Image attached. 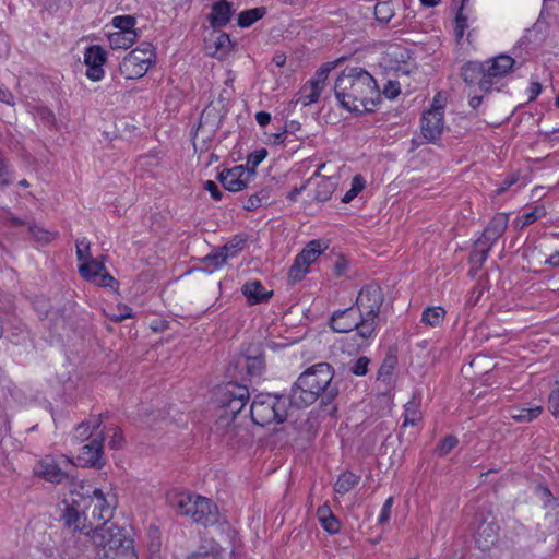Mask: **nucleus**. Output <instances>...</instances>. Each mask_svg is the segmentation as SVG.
Wrapping results in <instances>:
<instances>
[{
    "label": "nucleus",
    "mask_w": 559,
    "mask_h": 559,
    "mask_svg": "<svg viewBox=\"0 0 559 559\" xmlns=\"http://www.w3.org/2000/svg\"><path fill=\"white\" fill-rule=\"evenodd\" d=\"M217 180L222 186L230 192H239L248 187L253 180L252 170L243 165L235 166L229 169H224L217 175Z\"/></svg>",
    "instance_id": "2eb2a0df"
},
{
    "label": "nucleus",
    "mask_w": 559,
    "mask_h": 559,
    "mask_svg": "<svg viewBox=\"0 0 559 559\" xmlns=\"http://www.w3.org/2000/svg\"><path fill=\"white\" fill-rule=\"evenodd\" d=\"M266 156L267 150L264 147L255 150L247 156V164L243 166L248 167V170H252V179H254L257 176V167L264 160Z\"/></svg>",
    "instance_id": "37998d69"
},
{
    "label": "nucleus",
    "mask_w": 559,
    "mask_h": 559,
    "mask_svg": "<svg viewBox=\"0 0 559 559\" xmlns=\"http://www.w3.org/2000/svg\"><path fill=\"white\" fill-rule=\"evenodd\" d=\"M105 271V264L95 259L82 263L79 266L80 275L88 282H97L100 272Z\"/></svg>",
    "instance_id": "c756f323"
},
{
    "label": "nucleus",
    "mask_w": 559,
    "mask_h": 559,
    "mask_svg": "<svg viewBox=\"0 0 559 559\" xmlns=\"http://www.w3.org/2000/svg\"><path fill=\"white\" fill-rule=\"evenodd\" d=\"M34 308L38 312V317L40 320H44L48 317L50 312V305L47 299L44 297L36 298L34 301Z\"/></svg>",
    "instance_id": "052dcab7"
},
{
    "label": "nucleus",
    "mask_w": 559,
    "mask_h": 559,
    "mask_svg": "<svg viewBox=\"0 0 559 559\" xmlns=\"http://www.w3.org/2000/svg\"><path fill=\"white\" fill-rule=\"evenodd\" d=\"M508 226V216L504 213L496 214L487 227L484 229L481 236L477 239V245H486L490 248L503 235Z\"/></svg>",
    "instance_id": "aec40b11"
},
{
    "label": "nucleus",
    "mask_w": 559,
    "mask_h": 559,
    "mask_svg": "<svg viewBox=\"0 0 559 559\" xmlns=\"http://www.w3.org/2000/svg\"><path fill=\"white\" fill-rule=\"evenodd\" d=\"M392 504H393V498L390 497L385 500V502L382 506L381 513L378 519L379 524H384L389 521L390 515H391Z\"/></svg>",
    "instance_id": "774afa93"
},
{
    "label": "nucleus",
    "mask_w": 559,
    "mask_h": 559,
    "mask_svg": "<svg viewBox=\"0 0 559 559\" xmlns=\"http://www.w3.org/2000/svg\"><path fill=\"white\" fill-rule=\"evenodd\" d=\"M12 183L11 170L9 166V159L5 154L0 150V185L8 187Z\"/></svg>",
    "instance_id": "3c124183"
},
{
    "label": "nucleus",
    "mask_w": 559,
    "mask_h": 559,
    "mask_svg": "<svg viewBox=\"0 0 559 559\" xmlns=\"http://www.w3.org/2000/svg\"><path fill=\"white\" fill-rule=\"evenodd\" d=\"M460 75L468 86H478L486 93L491 92L489 80L486 78L485 63L479 61H467L461 67Z\"/></svg>",
    "instance_id": "f3484780"
},
{
    "label": "nucleus",
    "mask_w": 559,
    "mask_h": 559,
    "mask_svg": "<svg viewBox=\"0 0 559 559\" xmlns=\"http://www.w3.org/2000/svg\"><path fill=\"white\" fill-rule=\"evenodd\" d=\"M155 59V47L151 43L143 41L123 57L119 71L127 80L140 79L146 74Z\"/></svg>",
    "instance_id": "6e6552de"
},
{
    "label": "nucleus",
    "mask_w": 559,
    "mask_h": 559,
    "mask_svg": "<svg viewBox=\"0 0 559 559\" xmlns=\"http://www.w3.org/2000/svg\"><path fill=\"white\" fill-rule=\"evenodd\" d=\"M382 93L386 98L394 99L401 93L400 83L397 81H388Z\"/></svg>",
    "instance_id": "680f3d73"
},
{
    "label": "nucleus",
    "mask_w": 559,
    "mask_h": 559,
    "mask_svg": "<svg viewBox=\"0 0 559 559\" xmlns=\"http://www.w3.org/2000/svg\"><path fill=\"white\" fill-rule=\"evenodd\" d=\"M69 318H70V314L68 313V309L66 306L57 309L53 312V318H52L53 329L56 331H58L59 329H64V325Z\"/></svg>",
    "instance_id": "6e6d98bb"
},
{
    "label": "nucleus",
    "mask_w": 559,
    "mask_h": 559,
    "mask_svg": "<svg viewBox=\"0 0 559 559\" xmlns=\"http://www.w3.org/2000/svg\"><path fill=\"white\" fill-rule=\"evenodd\" d=\"M384 302V294L380 285L370 283L361 287L359 290L355 307L361 314L364 320H368L370 328H373V333L378 328V319L381 313V308Z\"/></svg>",
    "instance_id": "1a4fd4ad"
},
{
    "label": "nucleus",
    "mask_w": 559,
    "mask_h": 559,
    "mask_svg": "<svg viewBox=\"0 0 559 559\" xmlns=\"http://www.w3.org/2000/svg\"><path fill=\"white\" fill-rule=\"evenodd\" d=\"M94 284L102 287H108L114 290L119 286L118 281L114 278L108 272H106V270L100 272L97 282H94Z\"/></svg>",
    "instance_id": "13d9d810"
},
{
    "label": "nucleus",
    "mask_w": 559,
    "mask_h": 559,
    "mask_svg": "<svg viewBox=\"0 0 559 559\" xmlns=\"http://www.w3.org/2000/svg\"><path fill=\"white\" fill-rule=\"evenodd\" d=\"M107 60L106 50L99 45H92L85 49L84 63L86 66V76L94 81H100L105 71L103 66Z\"/></svg>",
    "instance_id": "a211bd4d"
},
{
    "label": "nucleus",
    "mask_w": 559,
    "mask_h": 559,
    "mask_svg": "<svg viewBox=\"0 0 559 559\" xmlns=\"http://www.w3.org/2000/svg\"><path fill=\"white\" fill-rule=\"evenodd\" d=\"M370 364V359L366 356H360L350 365L349 370L352 373L358 377H362L368 372V366Z\"/></svg>",
    "instance_id": "5fc2aeb1"
},
{
    "label": "nucleus",
    "mask_w": 559,
    "mask_h": 559,
    "mask_svg": "<svg viewBox=\"0 0 559 559\" xmlns=\"http://www.w3.org/2000/svg\"><path fill=\"white\" fill-rule=\"evenodd\" d=\"M365 179L361 175L354 176L350 185V189L342 198L343 203H349L354 200L365 188Z\"/></svg>",
    "instance_id": "c03bdc74"
},
{
    "label": "nucleus",
    "mask_w": 559,
    "mask_h": 559,
    "mask_svg": "<svg viewBox=\"0 0 559 559\" xmlns=\"http://www.w3.org/2000/svg\"><path fill=\"white\" fill-rule=\"evenodd\" d=\"M334 62H325L323 63L314 73V75L307 82L312 90L323 91L325 86V81L330 74V72L334 69Z\"/></svg>",
    "instance_id": "2f4dec72"
},
{
    "label": "nucleus",
    "mask_w": 559,
    "mask_h": 559,
    "mask_svg": "<svg viewBox=\"0 0 559 559\" xmlns=\"http://www.w3.org/2000/svg\"><path fill=\"white\" fill-rule=\"evenodd\" d=\"M491 250L490 247L486 245L478 246L477 240L474 242L473 250L469 254V263L476 269L479 270L483 267L484 263L486 262L489 251Z\"/></svg>",
    "instance_id": "58836bf2"
},
{
    "label": "nucleus",
    "mask_w": 559,
    "mask_h": 559,
    "mask_svg": "<svg viewBox=\"0 0 559 559\" xmlns=\"http://www.w3.org/2000/svg\"><path fill=\"white\" fill-rule=\"evenodd\" d=\"M334 368L328 362H318L307 368L297 378L290 390V404L307 407L320 400L319 406L331 417L337 414L334 404L340 394L338 382H334Z\"/></svg>",
    "instance_id": "f257e3e1"
},
{
    "label": "nucleus",
    "mask_w": 559,
    "mask_h": 559,
    "mask_svg": "<svg viewBox=\"0 0 559 559\" xmlns=\"http://www.w3.org/2000/svg\"><path fill=\"white\" fill-rule=\"evenodd\" d=\"M85 535L93 544L97 559H108L117 550L122 548L127 542L133 539L126 534V530L115 523H99L94 528L85 532Z\"/></svg>",
    "instance_id": "39448f33"
},
{
    "label": "nucleus",
    "mask_w": 559,
    "mask_h": 559,
    "mask_svg": "<svg viewBox=\"0 0 559 559\" xmlns=\"http://www.w3.org/2000/svg\"><path fill=\"white\" fill-rule=\"evenodd\" d=\"M71 495V502L67 503L61 514V520L68 528L79 531L85 535V532H87L93 525L92 522H90L88 526L85 524L88 519L85 508L86 499L80 493L72 492Z\"/></svg>",
    "instance_id": "9d476101"
},
{
    "label": "nucleus",
    "mask_w": 559,
    "mask_h": 559,
    "mask_svg": "<svg viewBox=\"0 0 559 559\" xmlns=\"http://www.w3.org/2000/svg\"><path fill=\"white\" fill-rule=\"evenodd\" d=\"M246 238L241 235H236L229 242L219 247L223 253H226V258L231 259L238 255L243 250Z\"/></svg>",
    "instance_id": "ea45409f"
},
{
    "label": "nucleus",
    "mask_w": 559,
    "mask_h": 559,
    "mask_svg": "<svg viewBox=\"0 0 559 559\" xmlns=\"http://www.w3.org/2000/svg\"><path fill=\"white\" fill-rule=\"evenodd\" d=\"M308 266L301 263L300 260L295 258L293 265L290 266L288 271V281L292 284H296L297 282H300L305 275L308 273Z\"/></svg>",
    "instance_id": "de8ad7c7"
},
{
    "label": "nucleus",
    "mask_w": 559,
    "mask_h": 559,
    "mask_svg": "<svg viewBox=\"0 0 559 559\" xmlns=\"http://www.w3.org/2000/svg\"><path fill=\"white\" fill-rule=\"evenodd\" d=\"M111 49H128L140 37L138 33L112 32L107 35Z\"/></svg>",
    "instance_id": "cd10ccee"
},
{
    "label": "nucleus",
    "mask_w": 559,
    "mask_h": 559,
    "mask_svg": "<svg viewBox=\"0 0 559 559\" xmlns=\"http://www.w3.org/2000/svg\"><path fill=\"white\" fill-rule=\"evenodd\" d=\"M534 495L542 501L543 509L550 511L559 507V498L555 497L545 484H537L534 488Z\"/></svg>",
    "instance_id": "c85d7f7f"
},
{
    "label": "nucleus",
    "mask_w": 559,
    "mask_h": 559,
    "mask_svg": "<svg viewBox=\"0 0 559 559\" xmlns=\"http://www.w3.org/2000/svg\"><path fill=\"white\" fill-rule=\"evenodd\" d=\"M290 394L259 393L250 405L252 421L261 427L271 424H282L287 419Z\"/></svg>",
    "instance_id": "20e7f679"
},
{
    "label": "nucleus",
    "mask_w": 559,
    "mask_h": 559,
    "mask_svg": "<svg viewBox=\"0 0 559 559\" xmlns=\"http://www.w3.org/2000/svg\"><path fill=\"white\" fill-rule=\"evenodd\" d=\"M265 369L264 353L260 345H250L246 353H241L229 361L227 374L233 379L245 381L248 377H260Z\"/></svg>",
    "instance_id": "423d86ee"
},
{
    "label": "nucleus",
    "mask_w": 559,
    "mask_h": 559,
    "mask_svg": "<svg viewBox=\"0 0 559 559\" xmlns=\"http://www.w3.org/2000/svg\"><path fill=\"white\" fill-rule=\"evenodd\" d=\"M484 63L487 74L486 78L489 80L490 90H492V86L512 70L515 60L509 55L501 53L486 60Z\"/></svg>",
    "instance_id": "6ab92c4d"
},
{
    "label": "nucleus",
    "mask_w": 559,
    "mask_h": 559,
    "mask_svg": "<svg viewBox=\"0 0 559 559\" xmlns=\"http://www.w3.org/2000/svg\"><path fill=\"white\" fill-rule=\"evenodd\" d=\"M29 234L39 242L48 243L50 242V235L47 230L39 228L37 226L28 227Z\"/></svg>",
    "instance_id": "e2e57ef3"
},
{
    "label": "nucleus",
    "mask_w": 559,
    "mask_h": 559,
    "mask_svg": "<svg viewBox=\"0 0 559 559\" xmlns=\"http://www.w3.org/2000/svg\"><path fill=\"white\" fill-rule=\"evenodd\" d=\"M395 366V358L388 357L381 364L378 370V380L389 383L392 377V372Z\"/></svg>",
    "instance_id": "8fccbe9b"
},
{
    "label": "nucleus",
    "mask_w": 559,
    "mask_h": 559,
    "mask_svg": "<svg viewBox=\"0 0 559 559\" xmlns=\"http://www.w3.org/2000/svg\"><path fill=\"white\" fill-rule=\"evenodd\" d=\"M328 249V245L321 239L311 240L307 246L299 252L296 258L301 261L306 266H310L320 254Z\"/></svg>",
    "instance_id": "393cba45"
},
{
    "label": "nucleus",
    "mask_w": 559,
    "mask_h": 559,
    "mask_svg": "<svg viewBox=\"0 0 559 559\" xmlns=\"http://www.w3.org/2000/svg\"><path fill=\"white\" fill-rule=\"evenodd\" d=\"M136 19L133 15H117L111 20V25L117 28V32H123L127 34L138 33L140 29L135 28Z\"/></svg>",
    "instance_id": "e433bc0d"
},
{
    "label": "nucleus",
    "mask_w": 559,
    "mask_h": 559,
    "mask_svg": "<svg viewBox=\"0 0 559 559\" xmlns=\"http://www.w3.org/2000/svg\"><path fill=\"white\" fill-rule=\"evenodd\" d=\"M90 241L86 238L75 241L76 258L79 261H85L90 258Z\"/></svg>",
    "instance_id": "4d7b16f0"
},
{
    "label": "nucleus",
    "mask_w": 559,
    "mask_h": 559,
    "mask_svg": "<svg viewBox=\"0 0 559 559\" xmlns=\"http://www.w3.org/2000/svg\"><path fill=\"white\" fill-rule=\"evenodd\" d=\"M36 474L47 481L60 484L67 478V474L51 459H44L38 463Z\"/></svg>",
    "instance_id": "b1692460"
},
{
    "label": "nucleus",
    "mask_w": 559,
    "mask_h": 559,
    "mask_svg": "<svg viewBox=\"0 0 559 559\" xmlns=\"http://www.w3.org/2000/svg\"><path fill=\"white\" fill-rule=\"evenodd\" d=\"M234 45L227 33H219L214 41L215 49L211 55L217 59H224L233 50Z\"/></svg>",
    "instance_id": "72a5a7b5"
},
{
    "label": "nucleus",
    "mask_w": 559,
    "mask_h": 559,
    "mask_svg": "<svg viewBox=\"0 0 559 559\" xmlns=\"http://www.w3.org/2000/svg\"><path fill=\"white\" fill-rule=\"evenodd\" d=\"M203 262L213 269H218L227 262L226 253L221 248L214 249L211 253L203 258Z\"/></svg>",
    "instance_id": "09e8293b"
},
{
    "label": "nucleus",
    "mask_w": 559,
    "mask_h": 559,
    "mask_svg": "<svg viewBox=\"0 0 559 559\" xmlns=\"http://www.w3.org/2000/svg\"><path fill=\"white\" fill-rule=\"evenodd\" d=\"M445 313L442 307H428L421 313V322L432 328L439 326L443 322Z\"/></svg>",
    "instance_id": "c9c22d12"
},
{
    "label": "nucleus",
    "mask_w": 559,
    "mask_h": 559,
    "mask_svg": "<svg viewBox=\"0 0 559 559\" xmlns=\"http://www.w3.org/2000/svg\"><path fill=\"white\" fill-rule=\"evenodd\" d=\"M322 92L319 90L310 88V85L306 83L298 93L297 103H300L302 106H308L310 104L317 103Z\"/></svg>",
    "instance_id": "79ce46f5"
},
{
    "label": "nucleus",
    "mask_w": 559,
    "mask_h": 559,
    "mask_svg": "<svg viewBox=\"0 0 559 559\" xmlns=\"http://www.w3.org/2000/svg\"><path fill=\"white\" fill-rule=\"evenodd\" d=\"M466 1L467 0H462L454 21V35L457 41L462 39L464 32L467 28V17L462 13Z\"/></svg>",
    "instance_id": "49530a36"
},
{
    "label": "nucleus",
    "mask_w": 559,
    "mask_h": 559,
    "mask_svg": "<svg viewBox=\"0 0 559 559\" xmlns=\"http://www.w3.org/2000/svg\"><path fill=\"white\" fill-rule=\"evenodd\" d=\"M93 435H94V431L91 428V421H82L79 425H76V427L74 429L73 438L78 442H83V441L90 439L91 437H93Z\"/></svg>",
    "instance_id": "864d4df0"
},
{
    "label": "nucleus",
    "mask_w": 559,
    "mask_h": 559,
    "mask_svg": "<svg viewBox=\"0 0 559 559\" xmlns=\"http://www.w3.org/2000/svg\"><path fill=\"white\" fill-rule=\"evenodd\" d=\"M329 324L337 333H348L355 330L354 337H359L364 342L374 336L373 328H370L368 320H364L355 305L343 310H335L330 317Z\"/></svg>",
    "instance_id": "0eeeda50"
},
{
    "label": "nucleus",
    "mask_w": 559,
    "mask_h": 559,
    "mask_svg": "<svg viewBox=\"0 0 559 559\" xmlns=\"http://www.w3.org/2000/svg\"><path fill=\"white\" fill-rule=\"evenodd\" d=\"M86 495L85 508L86 510H91L92 519L100 523L109 524L114 515V504L108 501L104 492L98 488H94L92 495L86 490Z\"/></svg>",
    "instance_id": "4468645a"
},
{
    "label": "nucleus",
    "mask_w": 559,
    "mask_h": 559,
    "mask_svg": "<svg viewBox=\"0 0 559 559\" xmlns=\"http://www.w3.org/2000/svg\"><path fill=\"white\" fill-rule=\"evenodd\" d=\"M374 17L378 22L388 24L394 16V9L391 0H379L374 5Z\"/></svg>",
    "instance_id": "4c0bfd02"
},
{
    "label": "nucleus",
    "mask_w": 559,
    "mask_h": 559,
    "mask_svg": "<svg viewBox=\"0 0 559 559\" xmlns=\"http://www.w3.org/2000/svg\"><path fill=\"white\" fill-rule=\"evenodd\" d=\"M241 292L251 306L267 302L273 296V290H266L258 280L246 282Z\"/></svg>",
    "instance_id": "4be33fe9"
},
{
    "label": "nucleus",
    "mask_w": 559,
    "mask_h": 559,
    "mask_svg": "<svg viewBox=\"0 0 559 559\" xmlns=\"http://www.w3.org/2000/svg\"><path fill=\"white\" fill-rule=\"evenodd\" d=\"M250 399L249 389L246 384L239 383L238 379L230 380L218 385L214 391V403L218 408V418L215 421V429L226 427V435L234 432L231 425L236 416L245 408Z\"/></svg>",
    "instance_id": "7ed1b4c3"
},
{
    "label": "nucleus",
    "mask_w": 559,
    "mask_h": 559,
    "mask_svg": "<svg viewBox=\"0 0 559 559\" xmlns=\"http://www.w3.org/2000/svg\"><path fill=\"white\" fill-rule=\"evenodd\" d=\"M317 514L321 526L330 534H336L340 531L341 524L336 516L332 513L328 504L321 506L317 510Z\"/></svg>",
    "instance_id": "a878e982"
},
{
    "label": "nucleus",
    "mask_w": 559,
    "mask_h": 559,
    "mask_svg": "<svg viewBox=\"0 0 559 559\" xmlns=\"http://www.w3.org/2000/svg\"><path fill=\"white\" fill-rule=\"evenodd\" d=\"M265 14L266 9L264 7L245 10L239 13L237 23L240 27L246 28L261 20Z\"/></svg>",
    "instance_id": "f704fd0d"
},
{
    "label": "nucleus",
    "mask_w": 559,
    "mask_h": 559,
    "mask_svg": "<svg viewBox=\"0 0 559 559\" xmlns=\"http://www.w3.org/2000/svg\"><path fill=\"white\" fill-rule=\"evenodd\" d=\"M475 524V543L481 550L489 549L498 540L500 530L495 516L491 514L484 515V513H479L476 515Z\"/></svg>",
    "instance_id": "ddd939ff"
},
{
    "label": "nucleus",
    "mask_w": 559,
    "mask_h": 559,
    "mask_svg": "<svg viewBox=\"0 0 559 559\" xmlns=\"http://www.w3.org/2000/svg\"><path fill=\"white\" fill-rule=\"evenodd\" d=\"M189 516L192 521L204 527L217 524L219 521V512L217 506L209 498L200 495L195 496V501Z\"/></svg>",
    "instance_id": "dca6fc26"
},
{
    "label": "nucleus",
    "mask_w": 559,
    "mask_h": 559,
    "mask_svg": "<svg viewBox=\"0 0 559 559\" xmlns=\"http://www.w3.org/2000/svg\"><path fill=\"white\" fill-rule=\"evenodd\" d=\"M548 408L555 417H559V388L555 389L548 399Z\"/></svg>",
    "instance_id": "0e129e2a"
},
{
    "label": "nucleus",
    "mask_w": 559,
    "mask_h": 559,
    "mask_svg": "<svg viewBox=\"0 0 559 559\" xmlns=\"http://www.w3.org/2000/svg\"><path fill=\"white\" fill-rule=\"evenodd\" d=\"M459 443V440L453 435H448L441 439L436 445L433 453L439 457L447 456Z\"/></svg>",
    "instance_id": "a19ab883"
},
{
    "label": "nucleus",
    "mask_w": 559,
    "mask_h": 559,
    "mask_svg": "<svg viewBox=\"0 0 559 559\" xmlns=\"http://www.w3.org/2000/svg\"><path fill=\"white\" fill-rule=\"evenodd\" d=\"M108 559H139L134 549V540L127 542L122 548L109 556Z\"/></svg>",
    "instance_id": "603ef678"
},
{
    "label": "nucleus",
    "mask_w": 559,
    "mask_h": 559,
    "mask_svg": "<svg viewBox=\"0 0 559 559\" xmlns=\"http://www.w3.org/2000/svg\"><path fill=\"white\" fill-rule=\"evenodd\" d=\"M534 222H536V215H532L531 212H527L524 215H522L521 217H519L518 219H515L513 222V225H514V228H516V229H523L526 226L533 224Z\"/></svg>",
    "instance_id": "338daca9"
},
{
    "label": "nucleus",
    "mask_w": 559,
    "mask_h": 559,
    "mask_svg": "<svg viewBox=\"0 0 559 559\" xmlns=\"http://www.w3.org/2000/svg\"><path fill=\"white\" fill-rule=\"evenodd\" d=\"M235 12L234 5L227 0H217L212 5V11L207 15V21L212 28H222L226 26Z\"/></svg>",
    "instance_id": "412c9836"
},
{
    "label": "nucleus",
    "mask_w": 559,
    "mask_h": 559,
    "mask_svg": "<svg viewBox=\"0 0 559 559\" xmlns=\"http://www.w3.org/2000/svg\"><path fill=\"white\" fill-rule=\"evenodd\" d=\"M104 432L97 433L90 443L83 445L76 456V464L84 468L100 469L105 466Z\"/></svg>",
    "instance_id": "f8f14e48"
},
{
    "label": "nucleus",
    "mask_w": 559,
    "mask_h": 559,
    "mask_svg": "<svg viewBox=\"0 0 559 559\" xmlns=\"http://www.w3.org/2000/svg\"><path fill=\"white\" fill-rule=\"evenodd\" d=\"M334 94L341 107L357 116L373 112V107L381 100L374 78L358 67H347L340 73Z\"/></svg>",
    "instance_id": "f03ea898"
},
{
    "label": "nucleus",
    "mask_w": 559,
    "mask_h": 559,
    "mask_svg": "<svg viewBox=\"0 0 559 559\" xmlns=\"http://www.w3.org/2000/svg\"><path fill=\"white\" fill-rule=\"evenodd\" d=\"M271 197V188L264 187L257 191L255 193L251 194L245 202H243V209L248 212H252L259 207H261L263 204L267 203L269 199Z\"/></svg>",
    "instance_id": "473e14b6"
},
{
    "label": "nucleus",
    "mask_w": 559,
    "mask_h": 559,
    "mask_svg": "<svg viewBox=\"0 0 559 559\" xmlns=\"http://www.w3.org/2000/svg\"><path fill=\"white\" fill-rule=\"evenodd\" d=\"M195 496L189 491L173 490L167 499L171 508L180 516H189L195 501Z\"/></svg>",
    "instance_id": "5701e85b"
},
{
    "label": "nucleus",
    "mask_w": 559,
    "mask_h": 559,
    "mask_svg": "<svg viewBox=\"0 0 559 559\" xmlns=\"http://www.w3.org/2000/svg\"><path fill=\"white\" fill-rule=\"evenodd\" d=\"M360 476L349 471L342 473L334 485V491L340 495H345L358 485Z\"/></svg>",
    "instance_id": "7c9ffc66"
},
{
    "label": "nucleus",
    "mask_w": 559,
    "mask_h": 559,
    "mask_svg": "<svg viewBox=\"0 0 559 559\" xmlns=\"http://www.w3.org/2000/svg\"><path fill=\"white\" fill-rule=\"evenodd\" d=\"M421 419V414L418 409V405L414 401H409L405 405V418L403 426L406 427L408 425L415 426L417 425Z\"/></svg>",
    "instance_id": "a18cd8bd"
},
{
    "label": "nucleus",
    "mask_w": 559,
    "mask_h": 559,
    "mask_svg": "<svg viewBox=\"0 0 559 559\" xmlns=\"http://www.w3.org/2000/svg\"><path fill=\"white\" fill-rule=\"evenodd\" d=\"M444 129V106L435 98L431 107L421 114L420 130L429 143H436Z\"/></svg>",
    "instance_id": "9b49d317"
},
{
    "label": "nucleus",
    "mask_w": 559,
    "mask_h": 559,
    "mask_svg": "<svg viewBox=\"0 0 559 559\" xmlns=\"http://www.w3.org/2000/svg\"><path fill=\"white\" fill-rule=\"evenodd\" d=\"M542 412V406L526 407L524 405H515L510 408V416L518 423H530L537 418Z\"/></svg>",
    "instance_id": "bb28decb"
},
{
    "label": "nucleus",
    "mask_w": 559,
    "mask_h": 559,
    "mask_svg": "<svg viewBox=\"0 0 559 559\" xmlns=\"http://www.w3.org/2000/svg\"><path fill=\"white\" fill-rule=\"evenodd\" d=\"M203 188L210 192L212 199L214 201H221L222 198H223V192L219 190L218 186L216 185V182L212 181V180H206L203 185Z\"/></svg>",
    "instance_id": "69168bd1"
},
{
    "label": "nucleus",
    "mask_w": 559,
    "mask_h": 559,
    "mask_svg": "<svg viewBox=\"0 0 559 559\" xmlns=\"http://www.w3.org/2000/svg\"><path fill=\"white\" fill-rule=\"evenodd\" d=\"M332 189L328 181H322L318 185L314 199L318 202H325L331 198Z\"/></svg>",
    "instance_id": "bf43d9fd"
}]
</instances>
